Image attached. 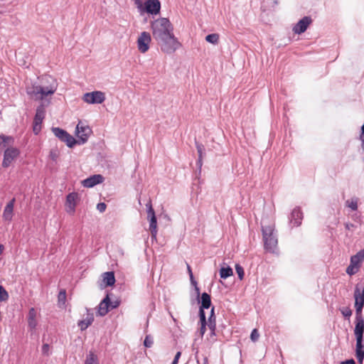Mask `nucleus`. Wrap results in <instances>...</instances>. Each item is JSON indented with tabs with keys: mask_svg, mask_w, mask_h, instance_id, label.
<instances>
[{
	"mask_svg": "<svg viewBox=\"0 0 364 364\" xmlns=\"http://www.w3.org/2000/svg\"><path fill=\"white\" fill-rule=\"evenodd\" d=\"M188 272H189V274H190V278H192L193 277V273H192V271L191 269V267L188 265Z\"/></svg>",
	"mask_w": 364,
	"mask_h": 364,
	"instance_id": "6e6d98bb",
	"label": "nucleus"
},
{
	"mask_svg": "<svg viewBox=\"0 0 364 364\" xmlns=\"http://www.w3.org/2000/svg\"><path fill=\"white\" fill-rule=\"evenodd\" d=\"M355 320L363 319L362 316L363 306L355 304Z\"/></svg>",
	"mask_w": 364,
	"mask_h": 364,
	"instance_id": "c9c22d12",
	"label": "nucleus"
},
{
	"mask_svg": "<svg viewBox=\"0 0 364 364\" xmlns=\"http://www.w3.org/2000/svg\"><path fill=\"white\" fill-rule=\"evenodd\" d=\"M151 29L155 41L164 37L173 31V27L166 18H159L151 22Z\"/></svg>",
	"mask_w": 364,
	"mask_h": 364,
	"instance_id": "f03ea898",
	"label": "nucleus"
},
{
	"mask_svg": "<svg viewBox=\"0 0 364 364\" xmlns=\"http://www.w3.org/2000/svg\"><path fill=\"white\" fill-rule=\"evenodd\" d=\"M85 364H98L97 356L92 351L87 355Z\"/></svg>",
	"mask_w": 364,
	"mask_h": 364,
	"instance_id": "cd10ccee",
	"label": "nucleus"
},
{
	"mask_svg": "<svg viewBox=\"0 0 364 364\" xmlns=\"http://www.w3.org/2000/svg\"><path fill=\"white\" fill-rule=\"evenodd\" d=\"M206 41L213 45H216L219 42V35L218 33H212L206 36Z\"/></svg>",
	"mask_w": 364,
	"mask_h": 364,
	"instance_id": "7c9ffc66",
	"label": "nucleus"
},
{
	"mask_svg": "<svg viewBox=\"0 0 364 364\" xmlns=\"http://www.w3.org/2000/svg\"><path fill=\"white\" fill-rule=\"evenodd\" d=\"M45 80L48 83V85H32L26 87V93L31 99L42 101V103L36 108L33 119V130L36 134L41 132V124L46 114V107L50 103V100H48L47 97L53 95L58 87L56 81L51 77H46Z\"/></svg>",
	"mask_w": 364,
	"mask_h": 364,
	"instance_id": "f257e3e1",
	"label": "nucleus"
},
{
	"mask_svg": "<svg viewBox=\"0 0 364 364\" xmlns=\"http://www.w3.org/2000/svg\"><path fill=\"white\" fill-rule=\"evenodd\" d=\"M211 317H212V318H215V315H214V307H213V308L211 309V311H210V315L209 318H211Z\"/></svg>",
	"mask_w": 364,
	"mask_h": 364,
	"instance_id": "603ef678",
	"label": "nucleus"
},
{
	"mask_svg": "<svg viewBox=\"0 0 364 364\" xmlns=\"http://www.w3.org/2000/svg\"><path fill=\"white\" fill-rule=\"evenodd\" d=\"M119 306V302L118 301H115L112 305V309H114L116 307H117Z\"/></svg>",
	"mask_w": 364,
	"mask_h": 364,
	"instance_id": "5fc2aeb1",
	"label": "nucleus"
},
{
	"mask_svg": "<svg viewBox=\"0 0 364 364\" xmlns=\"http://www.w3.org/2000/svg\"><path fill=\"white\" fill-rule=\"evenodd\" d=\"M181 352H177L176 355H175L174 359H176L177 360H178L179 358L181 357Z\"/></svg>",
	"mask_w": 364,
	"mask_h": 364,
	"instance_id": "864d4df0",
	"label": "nucleus"
},
{
	"mask_svg": "<svg viewBox=\"0 0 364 364\" xmlns=\"http://www.w3.org/2000/svg\"><path fill=\"white\" fill-rule=\"evenodd\" d=\"M107 205L105 203H100L97 205V209L100 212L103 213L105 211Z\"/></svg>",
	"mask_w": 364,
	"mask_h": 364,
	"instance_id": "c03bdc74",
	"label": "nucleus"
},
{
	"mask_svg": "<svg viewBox=\"0 0 364 364\" xmlns=\"http://www.w3.org/2000/svg\"><path fill=\"white\" fill-rule=\"evenodd\" d=\"M94 321V316L92 313L90 312L89 309H87L86 318L78 322V326L82 331L85 330Z\"/></svg>",
	"mask_w": 364,
	"mask_h": 364,
	"instance_id": "dca6fc26",
	"label": "nucleus"
},
{
	"mask_svg": "<svg viewBox=\"0 0 364 364\" xmlns=\"http://www.w3.org/2000/svg\"><path fill=\"white\" fill-rule=\"evenodd\" d=\"M14 139L11 136L0 134V149H6L13 146Z\"/></svg>",
	"mask_w": 364,
	"mask_h": 364,
	"instance_id": "4be33fe9",
	"label": "nucleus"
},
{
	"mask_svg": "<svg viewBox=\"0 0 364 364\" xmlns=\"http://www.w3.org/2000/svg\"><path fill=\"white\" fill-rule=\"evenodd\" d=\"M311 21V18L309 16L304 17L294 26L293 31L297 34L305 32Z\"/></svg>",
	"mask_w": 364,
	"mask_h": 364,
	"instance_id": "9b49d317",
	"label": "nucleus"
},
{
	"mask_svg": "<svg viewBox=\"0 0 364 364\" xmlns=\"http://www.w3.org/2000/svg\"><path fill=\"white\" fill-rule=\"evenodd\" d=\"M19 150L14 146L7 147L4 152L2 166L8 168L19 156Z\"/></svg>",
	"mask_w": 364,
	"mask_h": 364,
	"instance_id": "423d86ee",
	"label": "nucleus"
},
{
	"mask_svg": "<svg viewBox=\"0 0 364 364\" xmlns=\"http://www.w3.org/2000/svg\"><path fill=\"white\" fill-rule=\"evenodd\" d=\"M102 281L105 287L112 286L115 282L114 272H107L102 274Z\"/></svg>",
	"mask_w": 364,
	"mask_h": 364,
	"instance_id": "b1692460",
	"label": "nucleus"
},
{
	"mask_svg": "<svg viewBox=\"0 0 364 364\" xmlns=\"http://www.w3.org/2000/svg\"><path fill=\"white\" fill-rule=\"evenodd\" d=\"M9 298L8 292L6 291V289L0 286V301H6Z\"/></svg>",
	"mask_w": 364,
	"mask_h": 364,
	"instance_id": "e433bc0d",
	"label": "nucleus"
},
{
	"mask_svg": "<svg viewBox=\"0 0 364 364\" xmlns=\"http://www.w3.org/2000/svg\"><path fill=\"white\" fill-rule=\"evenodd\" d=\"M171 317L173 318V320L174 321H176L175 318H173V316H171Z\"/></svg>",
	"mask_w": 364,
	"mask_h": 364,
	"instance_id": "052dcab7",
	"label": "nucleus"
},
{
	"mask_svg": "<svg viewBox=\"0 0 364 364\" xmlns=\"http://www.w3.org/2000/svg\"><path fill=\"white\" fill-rule=\"evenodd\" d=\"M364 333V319L355 320L354 333L356 338H363Z\"/></svg>",
	"mask_w": 364,
	"mask_h": 364,
	"instance_id": "412c9836",
	"label": "nucleus"
},
{
	"mask_svg": "<svg viewBox=\"0 0 364 364\" xmlns=\"http://www.w3.org/2000/svg\"><path fill=\"white\" fill-rule=\"evenodd\" d=\"M302 220V213L298 208H294L291 215V223L293 224L294 226H299Z\"/></svg>",
	"mask_w": 364,
	"mask_h": 364,
	"instance_id": "6ab92c4d",
	"label": "nucleus"
},
{
	"mask_svg": "<svg viewBox=\"0 0 364 364\" xmlns=\"http://www.w3.org/2000/svg\"><path fill=\"white\" fill-rule=\"evenodd\" d=\"M77 198V194L76 193H71L68 195L66 198L65 208L66 211L69 214H73L75 210V201Z\"/></svg>",
	"mask_w": 364,
	"mask_h": 364,
	"instance_id": "ddd939ff",
	"label": "nucleus"
},
{
	"mask_svg": "<svg viewBox=\"0 0 364 364\" xmlns=\"http://www.w3.org/2000/svg\"><path fill=\"white\" fill-rule=\"evenodd\" d=\"M353 226L354 225L352 223H346V228L348 230H350Z\"/></svg>",
	"mask_w": 364,
	"mask_h": 364,
	"instance_id": "3c124183",
	"label": "nucleus"
},
{
	"mask_svg": "<svg viewBox=\"0 0 364 364\" xmlns=\"http://www.w3.org/2000/svg\"><path fill=\"white\" fill-rule=\"evenodd\" d=\"M262 235L264 248L269 252L274 253L277 249V236L274 232V226H262Z\"/></svg>",
	"mask_w": 364,
	"mask_h": 364,
	"instance_id": "20e7f679",
	"label": "nucleus"
},
{
	"mask_svg": "<svg viewBox=\"0 0 364 364\" xmlns=\"http://www.w3.org/2000/svg\"><path fill=\"white\" fill-rule=\"evenodd\" d=\"M203 364H208V363H207V359H206V358H205V359H204V363H203Z\"/></svg>",
	"mask_w": 364,
	"mask_h": 364,
	"instance_id": "bf43d9fd",
	"label": "nucleus"
},
{
	"mask_svg": "<svg viewBox=\"0 0 364 364\" xmlns=\"http://www.w3.org/2000/svg\"><path fill=\"white\" fill-rule=\"evenodd\" d=\"M356 255L358 256V259L363 263L364 262V250L359 251Z\"/></svg>",
	"mask_w": 364,
	"mask_h": 364,
	"instance_id": "a18cd8bd",
	"label": "nucleus"
},
{
	"mask_svg": "<svg viewBox=\"0 0 364 364\" xmlns=\"http://www.w3.org/2000/svg\"><path fill=\"white\" fill-rule=\"evenodd\" d=\"M355 304L364 306V291H361L358 287L354 291Z\"/></svg>",
	"mask_w": 364,
	"mask_h": 364,
	"instance_id": "393cba45",
	"label": "nucleus"
},
{
	"mask_svg": "<svg viewBox=\"0 0 364 364\" xmlns=\"http://www.w3.org/2000/svg\"><path fill=\"white\" fill-rule=\"evenodd\" d=\"M235 270L238 275V277L240 280H242L244 277V269L240 264L235 265Z\"/></svg>",
	"mask_w": 364,
	"mask_h": 364,
	"instance_id": "a19ab883",
	"label": "nucleus"
},
{
	"mask_svg": "<svg viewBox=\"0 0 364 364\" xmlns=\"http://www.w3.org/2000/svg\"><path fill=\"white\" fill-rule=\"evenodd\" d=\"M178 361L176 359H173L172 364H178Z\"/></svg>",
	"mask_w": 364,
	"mask_h": 364,
	"instance_id": "13d9d810",
	"label": "nucleus"
},
{
	"mask_svg": "<svg viewBox=\"0 0 364 364\" xmlns=\"http://www.w3.org/2000/svg\"><path fill=\"white\" fill-rule=\"evenodd\" d=\"M340 364H355L353 359H349L346 361L341 362Z\"/></svg>",
	"mask_w": 364,
	"mask_h": 364,
	"instance_id": "09e8293b",
	"label": "nucleus"
},
{
	"mask_svg": "<svg viewBox=\"0 0 364 364\" xmlns=\"http://www.w3.org/2000/svg\"><path fill=\"white\" fill-rule=\"evenodd\" d=\"M37 320H36V311L34 308H31L28 314V327L33 330L37 326Z\"/></svg>",
	"mask_w": 364,
	"mask_h": 364,
	"instance_id": "aec40b11",
	"label": "nucleus"
},
{
	"mask_svg": "<svg viewBox=\"0 0 364 364\" xmlns=\"http://www.w3.org/2000/svg\"><path fill=\"white\" fill-rule=\"evenodd\" d=\"M66 300V291L65 289L61 290L58 294V303L60 305H64Z\"/></svg>",
	"mask_w": 364,
	"mask_h": 364,
	"instance_id": "72a5a7b5",
	"label": "nucleus"
},
{
	"mask_svg": "<svg viewBox=\"0 0 364 364\" xmlns=\"http://www.w3.org/2000/svg\"><path fill=\"white\" fill-rule=\"evenodd\" d=\"M161 50L166 54H173L181 47V43L174 36L173 31L156 41Z\"/></svg>",
	"mask_w": 364,
	"mask_h": 364,
	"instance_id": "7ed1b4c3",
	"label": "nucleus"
},
{
	"mask_svg": "<svg viewBox=\"0 0 364 364\" xmlns=\"http://www.w3.org/2000/svg\"><path fill=\"white\" fill-rule=\"evenodd\" d=\"M149 220V230L151 235V239L156 240L157 235V222L156 215H152Z\"/></svg>",
	"mask_w": 364,
	"mask_h": 364,
	"instance_id": "5701e85b",
	"label": "nucleus"
},
{
	"mask_svg": "<svg viewBox=\"0 0 364 364\" xmlns=\"http://www.w3.org/2000/svg\"><path fill=\"white\" fill-rule=\"evenodd\" d=\"M233 274L232 268L230 267H222L220 270V276L222 279H226Z\"/></svg>",
	"mask_w": 364,
	"mask_h": 364,
	"instance_id": "c85d7f7f",
	"label": "nucleus"
},
{
	"mask_svg": "<svg viewBox=\"0 0 364 364\" xmlns=\"http://www.w3.org/2000/svg\"><path fill=\"white\" fill-rule=\"evenodd\" d=\"M211 305V299L210 296L208 294L204 292L201 295V306L200 307V311H204V309L210 308Z\"/></svg>",
	"mask_w": 364,
	"mask_h": 364,
	"instance_id": "a878e982",
	"label": "nucleus"
},
{
	"mask_svg": "<svg viewBox=\"0 0 364 364\" xmlns=\"http://www.w3.org/2000/svg\"><path fill=\"white\" fill-rule=\"evenodd\" d=\"M151 42V34L149 32L143 31L140 33L137 38V48L140 53H146L149 48Z\"/></svg>",
	"mask_w": 364,
	"mask_h": 364,
	"instance_id": "0eeeda50",
	"label": "nucleus"
},
{
	"mask_svg": "<svg viewBox=\"0 0 364 364\" xmlns=\"http://www.w3.org/2000/svg\"><path fill=\"white\" fill-rule=\"evenodd\" d=\"M196 149L198 153V164L199 166L200 167L202 166V156H203V151L204 150V146L203 144L197 143L196 142Z\"/></svg>",
	"mask_w": 364,
	"mask_h": 364,
	"instance_id": "2f4dec72",
	"label": "nucleus"
},
{
	"mask_svg": "<svg viewBox=\"0 0 364 364\" xmlns=\"http://www.w3.org/2000/svg\"><path fill=\"white\" fill-rule=\"evenodd\" d=\"M145 11L151 15H157L160 12L161 3L159 0H146L144 3Z\"/></svg>",
	"mask_w": 364,
	"mask_h": 364,
	"instance_id": "9d476101",
	"label": "nucleus"
},
{
	"mask_svg": "<svg viewBox=\"0 0 364 364\" xmlns=\"http://www.w3.org/2000/svg\"><path fill=\"white\" fill-rule=\"evenodd\" d=\"M361 264L360 260L358 259L356 255L352 256L350 257V264L346 269V273L350 276L356 274L359 271Z\"/></svg>",
	"mask_w": 364,
	"mask_h": 364,
	"instance_id": "f8f14e48",
	"label": "nucleus"
},
{
	"mask_svg": "<svg viewBox=\"0 0 364 364\" xmlns=\"http://www.w3.org/2000/svg\"><path fill=\"white\" fill-rule=\"evenodd\" d=\"M59 151L57 149H53L50 150L49 154L50 159L54 161L55 163L57 162V159L59 156Z\"/></svg>",
	"mask_w": 364,
	"mask_h": 364,
	"instance_id": "473e14b6",
	"label": "nucleus"
},
{
	"mask_svg": "<svg viewBox=\"0 0 364 364\" xmlns=\"http://www.w3.org/2000/svg\"><path fill=\"white\" fill-rule=\"evenodd\" d=\"M208 328L211 331V333L213 335L215 334V330L216 328V323H215V318H208Z\"/></svg>",
	"mask_w": 364,
	"mask_h": 364,
	"instance_id": "f704fd0d",
	"label": "nucleus"
},
{
	"mask_svg": "<svg viewBox=\"0 0 364 364\" xmlns=\"http://www.w3.org/2000/svg\"><path fill=\"white\" fill-rule=\"evenodd\" d=\"M135 4L136 5L137 8L139 9H141L143 7V1L142 0H134Z\"/></svg>",
	"mask_w": 364,
	"mask_h": 364,
	"instance_id": "49530a36",
	"label": "nucleus"
},
{
	"mask_svg": "<svg viewBox=\"0 0 364 364\" xmlns=\"http://www.w3.org/2000/svg\"><path fill=\"white\" fill-rule=\"evenodd\" d=\"M80 124L76 127V134L79 139L77 143L83 144L87 141L92 130L88 126H81Z\"/></svg>",
	"mask_w": 364,
	"mask_h": 364,
	"instance_id": "1a4fd4ad",
	"label": "nucleus"
},
{
	"mask_svg": "<svg viewBox=\"0 0 364 364\" xmlns=\"http://www.w3.org/2000/svg\"><path fill=\"white\" fill-rule=\"evenodd\" d=\"M104 177L100 174L93 175L84 181H82V185L86 188H92L97 184L102 183Z\"/></svg>",
	"mask_w": 364,
	"mask_h": 364,
	"instance_id": "4468645a",
	"label": "nucleus"
},
{
	"mask_svg": "<svg viewBox=\"0 0 364 364\" xmlns=\"http://www.w3.org/2000/svg\"><path fill=\"white\" fill-rule=\"evenodd\" d=\"M15 198H13L9 201L6 207L4 208L3 213V219L6 221H11L13 218L14 207Z\"/></svg>",
	"mask_w": 364,
	"mask_h": 364,
	"instance_id": "2eb2a0df",
	"label": "nucleus"
},
{
	"mask_svg": "<svg viewBox=\"0 0 364 364\" xmlns=\"http://www.w3.org/2000/svg\"><path fill=\"white\" fill-rule=\"evenodd\" d=\"M82 100L88 104H101L105 100V94L101 91H93L84 94Z\"/></svg>",
	"mask_w": 364,
	"mask_h": 364,
	"instance_id": "6e6552de",
	"label": "nucleus"
},
{
	"mask_svg": "<svg viewBox=\"0 0 364 364\" xmlns=\"http://www.w3.org/2000/svg\"><path fill=\"white\" fill-rule=\"evenodd\" d=\"M154 343L153 338L151 336H146L144 341V345L146 348H151Z\"/></svg>",
	"mask_w": 364,
	"mask_h": 364,
	"instance_id": "58836bf2",
	"label": "nucleus"
},
{
	"mask_svg": "<svg viewBox=\"0 0 364 364\" xmlns=\"http://www.w3.org/2000/svg\"><path fill=\"white\" fill-rule=\"evenodd\" d=\"M4 245H0V255L2 254L3 252V250H4Z\"/></svg>",
	"mask_w": 364,
	"mask_h": 364,
	"instance_id": "4d7b16f0",
	"label": "nucleus"
},
{
	"mask_svg": "<svg viewBox=\"0 0 364 364\" xmlns=\"http://www.w3.org/2000/svg\"><path fill=\"white\" fill-rule=\"evenodd\" d=\"M259 337V334L256 328L253 329L251 333V335H250L251 340L253 342H255L258 340Z\"/></svg>",
	"mask_w": 364,
	"mask_h": 364,
	"instance_id": "37998d69",
	"label": "nucleus"
},
{
	"mask_svg": "<svg viewBox=\"0 0 364 364\" xmlns=\"http://www.w3.org/2000/svg\"><path fill=\"white\" fill-rule=\"evenodd\" d=\"M358 198L356 197L352 198L350 200L346 201V206L350 208L352 210H356L358 209Z\"/></svg>",
	"mask_w": 364,
	"mask_h": 364,
	"instance_id": "c756f323",
	"label": "nucleus"
},
{
	"mask_svg": "<svg viewBox=\"0 0 364 364\" xmlns=\"http://www.w3.org/2000/svg\"><path fill=\"white\" fill-rule=\"evenodd\" d=\"M340 311L344 317L349 318L352 315V311L348 307H343Z\"/></svg>",
	"mask_w": 364,
	"mask_h": 364,
	"instance_id": "ea45409f",
	"label": "nucleus"
},
{
	"mask_svg": "<svg viewBox=\"0 0 364 364\" xmlns=\"http://www.w3.org/2000/svg\"><path fill=\"white\" fill-rule=\"evenodd\" d=\"M110 304V299L107 294L106 297L100 302L99 305L98 314L103 316L109 311V306Z\"/></svg>",
	"mask_w": 364,
	"mask_h": 364,
	"instance_id": "a211bd4d",
	"label": "nucleus"
},
{
	"mask_svg": "<svg viewBox=\"0 0 364 364\" xmlns=\"http://www.w3.org/2000/svg\"><path fill=\"white\" fill-rule=\"evenodd\" d=\"M360 139L362 141V148H363V149H364V134H360Z\"/></svg>",
	"mask_w": 364,
	"mask_h": 364,
	"instance_id": "8fccbe9b",
	"label": "nucleus"
},
{
	"mask_svg": "<svg viewBox=\"0 0 364 364\" xmlns=\"http://www.w3.org/2000/svg\"><path fill=\"white\" fill-rule=\"evenodd\" d=\"M199 316H200V333L201 336H203L205 332V326H206V319H205V314L204 311H199Z\"/></svg>",
	"mask_w": 364,
	"mask_h": 364,
	"instance_id": "bb28decb",
	"label": "nucleus"
},
{
	"mask_svg": "<svg viewBox=\"0 0 364 364\" xmlns=\"http://www.w3.org/2000/svg\"><path fill=\"white\" fill-rule=\"evenodd\" d=\"M191 283L196 287V291L199 294V289L197 287V282L193 279V277L191 278Z\"/></svg>",
	"mask_w": 364,
	"mask_h": 364,
	"instance_id": "de8ad7c7",
	"label": "nucleus"
},
{
	"mask_svg": "<svg viewBox=\"0 0 364 364\" xmlns=\"http://www.w3.org/2000/svg\"><path fill=\"white\" fill-rule=\"evenodd\" d=\"M42 354L46 356H49L51 354L50 347L48 343H45L42 346Z\"/></svg>",
	"mask_w": 364,
	"mask_h": 364,
	"instance_id": "4c0bfd02",
	"label": "nucleus"
},
{
	"mask_svg": "<svg viewBox=\"0 0 364 364\" xmlns=\"http://www.w3.org/2000/svg\"><path fill=\"white\" fill-rule=\"evenodd\" d=\"M52 131L56 137L62 141L65 142L67 146L70 148L73 147L77 143V140L73 136L60 128L54 127L52 129Z\"/></svg>",
	"mask_w": 364,
	"mask_h": 364,
	"instance_id": "39448f33",
	"label": "nucleus"
},
{
	"mask_svg": "<svg viewBox=\"0 0 364 364\" xmlns=\"http://www.w3.org/2000/svg\"><path fill=\"white\" fill-rule=\"evenodd\" d=\"M146 206L147 208L148 219H149V218H151V217L152 215H155V212L152 208L151 201H149L148 203H146Z\"/></svg>",
	"mask_w": 364,
	"mask_h": 364,
	"instance_id": "79ce46f5",
	"label": "nucleus"
},
{
	"mask_svg": "<svg viewBox=\"0 0 364 364\" xmlns=\"http://www.w3.org/2000/svg\"><path fill=\"white\" fill-rule=\"evenodd\" d=\"M356 358L359 363H362L364 359V346L363 345V338H356Z\"/></svg>",
	"mask_w": 364,
	"mask_h": 364,
	"instance_id": "f3484780",
	"label": "nucleus"
}]
</instances>
